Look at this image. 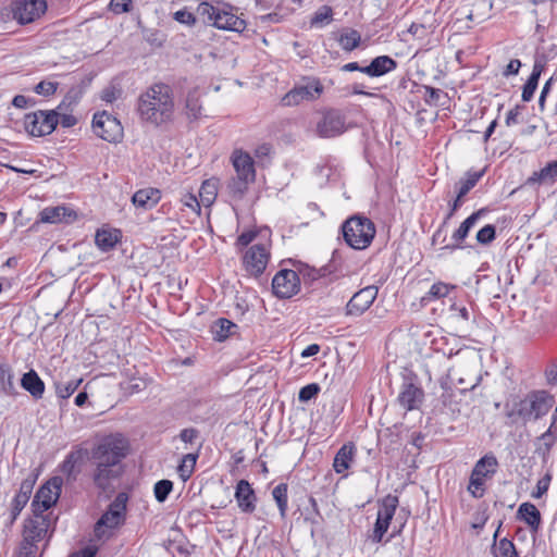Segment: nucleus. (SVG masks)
I'll list each match as a JSON object with an SVG mask.
<instances>
[{
  "instance_id": "1",
  "label": "nucleus",
  "mask_w": 557,
  "mask_h": 557,
  "mask_svg": "<svg viewBox=\"0 0 557 557\" xmlns=\"http://www.w3.org/2000/svg\"><path fill=\"white\" fill-rule=\"evenodd\" d=\"M173 111L174 100L169 85L154 84L139 97L138 113L147 123L161 125L171 119Z\"/></svg>"
},
{
  "instance_id": "2",
  "label": "nucleus",
  "mask_w": 557,
  "mask_h": 557,
  "mask_svg": "<svg viewBox=\"0 0 557 557\" xmlns=\"http://www.w3.org/2000/svg\"><path fill=\"white\" fill-rule=\"evenodd\" d=\"M555 398L545 391H534L523 398H512L506 406V416L512 422L527 423L543 418L552 409Z\"/></svg>"
},
{
  "instance_id": "3",
  "label": "nucleus",
  "mask_w": 557,
  "mask_h": 557,
  "mask_svg": "<svg viewBox=\"0 0 557 557\" xmlns=\"http://www.w3.org/2000/svg\"><path fill=\"white\" fill-rule=\"evenodd\" d=\"M197 14L202 21L215 28L240 33L246 22L238 16L237 9L228 3L203 1L197 7Z\"/></svg>"
},
{
  "instance_id": "4",
  "label": "nucleus",
  "mask_w": 557,
  "mask_h": 557,
  "mask_svg": "<svg viewBox=\"0 0 557 557\" xmlns=\"http://www.w3.org/2000/svg\"><path fill=\"white\" fill-rule=\"evenodd\" d=\"M231 161L236 177L228 183L227 188L233 196L242 197L247 191L249 184L255 181V163L251 156L242 149L233 151Z\"/></svg>"
},
{
  "instance_id": "5",
  "label": "nucleus",
  "mask_w": 557,
  "mask_h": 557,
  "mask_svg": "<svg viewBox=\"0 0 557 557\" xmlns=\"http://www.w3.org/2000/svg\"><path fill=\"white\" fill-rule=\"evenodd\" d=\"M342 228L347 245L357 250L369 247L376 232L374 223L360 215H354L346 220Z\"/></svg>"
},
{
  "instance_id": "6",
  "label": "nucleus",
  "mask_w": 557,
  "mask_h": 557,
  "mask_svg": "<svg viewBox=\"0 0 557 557\" xmlns=\"http://www.w3.org/2000/svg\"><path fill=\"white\" fill-rule=\"evenodd\" d=\"M125 512V503L117 497L95 524V537L99 541L110 539L114 530L124 523Z\"/></svg>"
},
{
  "instance_id": "7",
  "label": "nucleus",
  "mask_w": 557,
  "mask_h": 557,
  "mask_svg": "<svg viewBox=\"0 0 557 557\" xmlns=\"http://www.w3.org/2000/svg\"><path fill=\"white\" fill-rule=\"evenodd\" d=\"M127 442L119 435H109L101 440L94 449L92 456L98 462L119 467L121 460L126 456Z\"/></svg>"
},
{
  "instance_id": "8",
  "label": "nucleus",
  "mask_w": 557,
  "mask_h": 557,
  "mask_svg": "<svg viewBox=\"0 0 557 557\" xmlns=\"http://www.w3.org/2000/svg\"><path fill=\"white\" fill-rule=\"evenodd\" d=\"M498 462L493 454H486L474 465L468 492L475 498L482 497L486 479L491 478L497 470Z\"/></svg>"
},
{
  "instance_id": "9",
  "label": "nucleus",
  "mask_w": 557,
  "mask_h": 557,
  "mask_svg": "<svg viewBox=\"0 0 557 557\" xmlns=\"http://www.w3.org/2000/svg\"><path fill=\"white\" fill-rule=\"evenodd\" d=\"M58 125V116L51 110H37L25 114L23 126L25 132L33 137H41L51 134Z\"/></svg>"
},
{
  "instance_id": "10",
  "label": "nucleus",
  "mask_w": 557,
  "mask_h": 557,
  "mask_svg": "<svg viewBox=\"0 0 557 557\" xmlns=\"http://www.w3.org/2000/svg\"><path fill=\"white\" fill-rule=\"evenodd\" d=\"M348 127L346 116L339 110L330 109L320 113L314 133L321 138H333L344 134Z\"/></svg>"
},
{
  "instance_id": "11",
  "label": "nucleus",
  "mask_w": 557,
  "mask_h": 557,
  "mask_svg": "<svg viewBox=\"0 0 557 557\" xmlns=\"http://www.w3.org/2000/svg\"><path fill=\"white\" fill-rule=\"evenodd\" d=\"M12 18L26 25L40 18L47 11L46 0H13L9 5Z\"/></svg>"
},
{
  "instance_id": "12",
  "label": "nucleus",
  "mask_w": 557,
  "mask_h": 557,
  "mask_svg": "<svg viewBox=\"0 0 557 557\" xmlns=\"http://www.w3.org/2000/svg\"><path fill=\"white\" fill-rule=\"evenodd\" d=\"M399 505L396 495L388 494L379 500L376 521L374 523L372 539L374 542H381L384 534L387 532L392 519L395 516L396 509Z\"/></svg>"
},
{
  "instance_id": "13",
  "label": "nucleus",
  "mask_w": 557,
  "mask_h": 557,
  "mask_svg": "<svg viewBox=\"0 0 557 557\" xmlns=\"http://www.w3.org/2000/svg\"><path fill=\"white\" fill-rule=\"evenodd\" d=\"M92 129L98 137L109 143H117L123 137V127L120 121L106 111L94 115Z\"/></svg>"
},
{
  "instance_id": "14",
  "label": "nucleus",
  "mask_w": 557,
  "mask_h": 557,
  "mask_svg": "<svg viewBox=\"0 0 557 557\" xmlns=\"http://www.w3.org/2000/svg\"><path fill=\"white\" fill-rule=\"evenodd\" d=\"M270 260V245L258 243L250 246L243 256V265L247 273L253 276L261 275Z\"/></svg>"
},
{
  "instance_id": "15",
  "label": "nucleus",
  "mask_w": 557,
  "mask_h": 557,
  "mask_svg": "<svg viewBox=\"0 0 557 557\" xmlns=\"http://www.w3.org/2000/svg\"><path fill=\"white\" fill-rule=\"evenodd\" d=\"M273 293L280 298H289L300 289V280L296 271L280 270L272 280Z\"/></svg>"
},
{
  "instance_id": "16",
  "label": "nucleus",
  "mask_w": 557,
  "mask_h": 557,
  "mask_svg": "<svg viewBox=\"0 0 557 557\" xmlns=\"http://www.w3.org/2000/svg\"><path fill=\"white\" fill-rule=\"evenodd\" d=\"M62 480L58 476L45 483L36 493L33 500L34 510L44 512L51 508L60 497Z\"/></svg>"
},
{
  "instance_id": "17",
  "label": "nucleus",
  "mask_w": 557,
  "mask_h": 557,
  "mask_svg": "<svg viewBox=\"0 0 557 557\" xmlns=\"http://www.w3.org/2000/svg\"><path fill=\"white\" fill-rule=\"evenodd\" d=\"M377 297L375 286H367L355 293L345 307V314L348 317L362 315Z\"/></svg>"
},
{
  "instance_id": "18",
  "label": "nucleus",
  "mask_w": 557,
  "mask_h": 557,
  "mask_svg": "<svg viewBox=\"0 0 557 557\" xmlns=\"http://www.w3.org/2000/svg\"><path fill=\"white\" fill-rule=\"evenodd\" d=\"M323 91L319 81H311L305 86H296L289 90L283 98L282 103L287 107L297 106L302 101L317 99Z\"/></svg>"
},
{
  "instance_id": "19",
  "label": "nucleus",
  "mask_w": 557,
  "mask_h": 557,
  "mask_svg": "<svg viewBox=\"0 0 557 557\" xmlns=\"http://www.w3.org/2000/svg\"><path fill=\"white\" fill-rule=\"evenodd\" d=\"M39 216L42 223H72L77 219V213L71 207L62 205L42 209Z\"/></svg>"
},
{
  "instance_id": "20",
  "label": "nucleus",
  "mask_w": 557,
  "mask_h": 557,
  "mask_svg": "<svg viewBox=\"0 0 557 557\" xmlns=\"http://www.w3.org/2000/svg\"><path fill=\"white\" fill-rule=\"evenodd\" d=\"M424 398L422 388L413 383L406 382L401 385L398 403L407 411L416 410L420 407Z\"/></svg>"
},
{
  "instance_id": "21",
  "label": "nucleus",
  "mask_w": 557,
  "mask_h": 557,
  "mask_svg": "<svg viewBox=\"0 0 557 557\" xmlns=\"http://www.w3.org/2000/svg\"><path fill=\"white\" fill-rule=\"evenodd\" d=\"M235 498L242 511L252 512L256 509V495L248 481L240 480L237 483Z\"/></svg>"
},
{
  "instance_id": "22",
  "label": "nucleus",
  "mask_w": 557,
  "mask_h": 557,
  "mask_svg": "<svg viewBox=\"0 0 557 557\" xmlns=\"http://www.w3.org/2000/svg\"><path fill=\"white\" fill-rule=\"evenodd\" d=\"M356 446L352 443L344 444L336 453L333 461V469L338 474H345L352 465L356 457Z\"/></svg>"
},
{
  "instance_id": "23",
  "label": "nucleus",
  "mask_w": 557,
  "mask_h": 557,
  "mask_svg": "<svg viewBox=\"0 0 557 557\" xmlns=\"http://www.w3.org/2000/svg\"><path fill=\"white\" fill-rule=\"evenodd\" d=\"M397 67V63L388 55H380L374 58L371 63L361 69V72L370 77H379L385 75Z\"/></svg>"
},
{
  "instance_id": "24",
  "label": "nucleus",
  "mask_w": 557,
  "mask_h": 557,
  "mask_svg": "<svg viewBox=\"0 0 557 557\" xmlns=\"http://www.w3.org/2000/svg\"><path fill=\"white\" fill-rule=\"evenodd\" d=\"M120 475V467L109 466L108 463L98 462L97 469L94 474L95 484L101 488L107 490L111 481Z\"/></svg>"
},
{
  "instance_id": "25",
  "label": "nucleus",
  "mask_w": 557,
  "mask_h": 557,
  "mask_svg": "<svg viewBox=\"0 0 557 557\" xmlns=\"http://www.w3.org/2000/svg\"><path fill=\"white\" fill-rule=\"evenodd\" d=\"M517 518L525 522L535 533L541 527V512L532 503H522L518 508Z\"/></svg>"
},
{
  "instance_id": "26",
  "label": "nucleus",
  "mask_w": 557,
  "mask_h": 557,
  "mask_svg": "<svg viewBox=\"0 0 557 557\" xmlns=\"http://www.w3.org/2000/svg\"><path fill=\"white\" fill-rule=\"evenodd\" d=\"M160 199V190L151 187L139 189L132 197L134 206L143 210L153 208Z\"/></svg>"
},
{
  "instance_id": "27",
  "label": "nucleus",
  "mask_w": 557,
  "mask_h": 557,
  "mask_svg": "<svg viewBox=\"0 0 557 557\" xmlns=\"http://www.w3.org/2000/svg\"><path fill=\"white\" fill-rule=\"evenodd\" d=\"M557 180V160L547 163L540 171H535L528 178L529 185L553 184Z\"/></svg>"
},
{
  "instance_id": "28",
  "label": "nucleus",
  "mask_w": 557,
  "mask_h": 557,
  "mask_svg": "<svg viewBox=\"0 0 557 557\" xmlns=\"http://www.w3.org/2000/svg\"><path fill=\"white\" fill-rule=\"evenodd\" d=\"M21 384L35 398H40L45 392L44 382L33 370L23 375Z\"/></svg>"
},
{
  "instance_id": "29",
  "label": "nucleus",
  "mask_w": 557,
  "mask_h": 557,
  "mask_svg": "<svg viewBox=\"0 0 557 557\" xmlns=\"http://www.w3.org/2000/svg\"><path fill=\"white\" fill-rule=\"evenodd\" d=\"M35 484V479H26L21 483L20 490L15 497L13 498V510L15 512H20L25 505L28 503L29 497L33 492V487Z\"/></svg>"
},
{
  "instance_id": "30",
  "label": "nucleus",
  "mask_w": 557,
  "mask_h": 557,
  "mask_svg": "<svg viewBox=\"0 0 557 557\" xmlns=\"http://www.w3.org/2000/svg\"><path fill=\"white\" fill-rule=\"evenodd\" d=\"M482 210H479L474 213H472L470 216H468L460 226L451 235V239L457 243L455 248H462V246L459 245L469 234V232L472 230V227L476 224L479 218L482 214Z\"/></svg>"
},
{
  "instance_id": "31",
  "label": "nucleus",
  "mask_w": 557,
  "mask_h": 557,
  "mask_svg": "<svg viewBox=\"0 0 557 557\" xmlns=\"http://www.w3.org/2000/svg\"><path fill=\"white\" fill-rule=\"evenodd\" d=\"M120 232L117 230H99L96 233L95 242L98 248L103 251L112 249L119 242Z\"/></svg>"
},
{
  "instance_id": "32",
  "label": "nucleus",
  "mask_w": 557,
  "mask_h": 557,
  "mask_svg": "<svg viewBox=\"0 0 557 557\" xmlns=\"http://www.w3.org/2000/svg\"><path fill=\"white\" fill-rule=\"evenodd\" d=\"M219 182L215 178L206 180L199 189V200L202 206L210 207L218 196Z\"/></svg>"
},
{
  "instance_id": "33",
  "label": "nucleus",
  "mask_w": 557,
  "mask_h": 557,
  "mask_svg": "<svg viewBox=\"0 0 557 557\" xmlns=\"http://www.w3.org/2000/svg\"><path fill=\"white\" fill-rule=\"evenodd\" d=\"M557 442V428L556 426H549L546 432H544L539 438H537V447L536 451L543 456H546L552 447Z\"/></svg>"
},
{
  "instance_id": "34",
  "label": "nucleus",
  "mask_w": 557,
  "mask_h": 557,
  "mask_svg": "<svg viewBox=\"0 0 557 557\" xmlns=\"http://www.w3.org/2000/svg\"><path fill=\"white\" fill-rule=\"evenodd\" d=\"M541 73H542V66L539 64H535L533 66L530 77L528 78V81L524 84L523 89H522V100L523 101L528 102L533 98L534 92L537 88Z\"/></svg>"
},
{
  "instance_id": "35",
  "label": "nucleus",
  "mask_w": 557,
  "mask_h": 557,
  "mask_svg": "<svg viewBox=\"0 0 557 557\" xmlns=\"http://www.w3.org/2000/svg\"><path fill=\"white\" fill-rule=\"evenodd\" d=\"M492 552L494 557H518L513 543L506 537L495 542Z\"/></svg>"
},
{
  "instance_id": "36",
  "label": "nucleus",
  "mask_w": 557,
  "mask_h": 557,
  "mask_svg": "<svg viewBox=\"0 0 557 557\" xmlns=\"http://www.w3.org/2000/svg\"><path fill=\"white\" fill-rule=\"evenodd\" d=\"M453 288H455V286L443 282H436L431 286L430 290L425 294V296L422 297L421 300L426 302L443 298L447 296Z\"/></svg>"
},
{
  "instance_id": "37",
  "label": "nucleus",
  "mask_w": 557,
  "mask_h": 557,
  "mask_svg": "<svg viewBox=\"0 0 557 557\" xmlns=\"http://www.w3.org/2000/svg\"><path fill=\"white\" fill-rule=\"evenodd\" d=\"M197 461V456L194 454H187L182 458V461L177 468V472L182 481L186 482L193 474Z\"/></svg>"
},
{
  "instance_id": "38",
  "label": "nucleus",
  "mask_w": 557,
  "mask_h": 557,
  "mask_svg": "<svg viewBox=\"0 0 557 557\" xmlns=\"http://www.w3.org/2000/svg\"><path fill=\"white\" fill-rule=\"evenodd\" d=\"M0 393L5 395L15 394L13 374L10 368L3 364L0 366Z\"/></svg>"
},
{
  "instance_id": "39",
  "label": "nucleus",
  "mask_w": 557,
  "mask_h": 557,
  "mask_svg": "<svg viewBox=\"0 0 557 557\" xmlns=\"http://www.w3.org/2000/svg\"><path fill=\"white\" fill-rule=\"evenodd\" d=\"M361 41L360 34L355 29H347L339 37V45L346 51L356 49Z\"/></svg>"
},
{
  "instance_id": "40",
  "label": "nucleus",
  "mask_w": 557,
  "mask_h": 557,
  "mask_svg": "<svg viewBox=\"0 0 557 557\" xmlns=\"http://www.w3.org/2000/svg\"><path fill=\"white\" fill-rule=\"evenodd\" d=\"M185 108L190 117L197 119L201 113L200 95L197 89L187 94Z\"/></svg>"
},
{
  "instance_id": "41",
  "label": "nucleus",
  "mask_w": 557,
  "mask_h": 557,
  "mask_svg": "<svg viewBox=\"0 0 557 557\" xmlns=\"http://www.w3.org/2000/svg\"><path fill=\"white\" fill-rule=\"evenodd\" d=\"M29 530L26 532V537L21 543L16 557H36L37 546L36 536L29 534Z\"/></svg>"
},
{
  "instance_id": "42",
  "label": "nucleus",
  "mask_w": 557,
  "mask_h": 557,
  "mask_svg": "<svg viewBox=\"0 0 557 557\" xmlns=\"http://www.w3.org/2000/svg\"><path fill=\"white\" fill-rule=\"evenodd\" d=\"M481 173H468L467 176L459 181L457 196L463 198L479 182Z\"/></svg>"
},
{
  "instance_id": "43",
  "label": "nucleus",
  "mask_w": 557,
  "mask_h": 557,
  "mask_svg": "<svg viewBox=\"0 0 557 557\" xmlns=\"http://www.w3.org/2000/svg\"><path fill=\"white\" fill-rule=\"evenodd\" d=\"M272 495L277 504L281 516L285 517L287 510V485L283 483L276 485L272 491Z\"/></svg>"
},
{
  "instance_id": "44",
  "label": "nucleus",
  "mask_w": 557,
  "mask_h": 557,
  "mask_svg": "<svg viewBox=\"0 0 557 557\" xmlns=\"http://www.w3.org/2000/svg\"><path fill=\"white\" fill-rule=\"evenodd\" d=\"M82 381V379H76L64 383H58L55 386L57 395L63 399L69 398L78 388Z\"/></svg>"
},
{
  "instance_id": "45",
  "label": "nucleus",
  "mask_w": 557,
  "mask_h": 557,
  "mask_svg": "<svg viewBox=\"0 0 557 557\" xmlns=\"http://www.w3.org/2000/svg\"><path fill=\"white\" fill-rule=\"evenodd\" d=\"M173 490V483L170 480H160L154 484L153 493L159 503H163Z\"/></svg>"
},
{
  "instance_id": "46",
  "label": "nucleus",
  "mask_w": 557,
  "mask_h": 557,
  "mask_svg": "<svg viewBox=\"0 0 557 557\" xmlns=\"http://www.w3.org/2000/svg\"><path fill=\"white\" fill-rule=\"evenodd\" d=\"M53 111L58 116V124L60 123L62 127L69 128L77 123V119L73 114L64 111V102H61Z\"/></svg>"
},
{
  "instance_id": "47",
  "label": "nucleus",
  "mask_w": 557,
  "mask_h": 557,
  "mask_svg": "<svg viewBox=\"0 0 557 557\" xmlns=\"http://www.w3.org/2000/svg\"><path fill=\"white\" fill-rule=\"evenodd\" d=\"M181 203L184 208L189 209L191 212L196 213L197 215L200 214L201 202L194 194H191V193L183 194L181 197Z\"/></svg>"
},
{
  "instance_id": "48",
  "label": "nucleus",
  "mask_w": 557,
  "mask_h": 557,
  "mask_svg": "<svg viewBox=\"0 0 557 557\" xmlns=\"http://www.w3.org/2000/svg\"><path fill=\"white\" fill-rule=\"evenodd\" d=\"M59 84L51 81H41L35 87L34 91L44 97H49L55 94Z\"/></svg>"
},
{
  "instance_id": "49",
  "label": "nucleus",
  "mask_w": 557,
  "mask_h": 557,
  "mask_svg": "<svg viewBox=\"0 0 557 557\" xmlns=\"http://www.w3.org/2000/svg\"><path fill=\"white\" fill-rule=\"evenodd\" d=\"M332 20V9L330 7L320 8L311 20V24L314 26H322L330 23Z\"/></svg>"
},
{
  "instance_id": "50",
  "label": "nucleus",
  "mask_w": 557,
  "mask_h": 557,
  "mask_svg": "<svg viewBox=\"0 0 557 557\" xmlns=\"http://www.w3.org/2000/svg\"><path fill=\"white\" fill-rule=\"evenodd\" d=\"M495 239V226L492 224H487L483 226L476 233V240L482 245H487Z\"/></svg>"
},
{
  "instance_id": "51",
  "label": "nucleus",
  "mask_w": 557,
  "mask_h": 557,
  "mask_svg": "<svg viewBox=\"0 0 557 557\" xmlns=\"http://www.w3.org/2000/svg\"><path fill=\"white\" fill-rule=\"evenodd\" d=\"M235 326L231 321L226 319H220L216 322L214 330V338L218 341H223L227 337L230 330Z\"/></svg>"
},
{
  "instance_id": "52",
  "label": "nucleus",
  "mask_w": 557,
  "mask_h": 557,
  "mask_svg": "<svg viewBox=\"0 0 557 557\" xmlns=\"http://www.w3.org/2000/svg\"><path fill=\"white\" fill-rule=\"evenodd\" d=\"M320 392V386L315 383L304 386L298 394V399L301 403H307L314 398Z\"/></svg>"
},
{
  "instance_id": "53",
  "label": "nucleus",
  "mask_w": 557,
  "mask_h": 557,
  "mask_svg": "<svg viewBox=\"0 0 557 557\" xmlns=\"http://www.w3.org/2000/svg\"><path fill=\"white\" fill-rule=\"evenodd\" d=\"M552 481V475L546 473L543 478H541L537 483L535 490L532 492L531 496L533 498H541L544 494L547 493Z\"/></svg>"
},
{
  "instance_id": "54",
  "label": "nucleus",
  "mask_w": 557,
  "mask_h": 557,
  "mask_svg": "<svg viewBox=\"0 0 557 557\" xmlns=\"http://www.w3.org/2000/svg\"><path fill=\"white\" fill-rule=\"evenodd\" d=\"M446 94L433 87H425V102L429 104H438L442 97H445Z\"/></svg>"
},
{
  "instance_id": "55",
  "label": "nucleus",
  "mask_w": 557,
  "mask_h": 557,
  "mask_svg": "<svg viewBox=\"0 0 557 557\" xmlns=\"http://www.w3.org/2000/svg\"><path fill=\"white\" fill-rule=\"evenodd\" d=\"M260 232L259 231H256V230H248L246 232H243L238 238H237V242H236V245L238 247H245V246H248L250 243H252L255 240V238L257 237V235L259 234Z\"/></svg>"
},
{
  "instance_id": "56",
  "label": "nucleus",
  "mask_w": 557,
  "mask_h": 557,
  "mask_svg": "<svg viewBox=\"0 0 557 557\" xmlns=\"http://www.w3.org/2000/svg\"><path fill=\"white\" fill-rule=\"evenodd\" d=\"M174 20L181 24L194 25L196 23L195 15L187 10H180L174 13Z\"/></svg>"
},
{
  "instance_id": "57",
  "label": "nucleus",
  "mask_w": 557,
  "mask_h": 557,
  "mask_svg": "<svg viewBox=\"0 0 557 557\" xmlns=\"http://www.w3.org/2000/svg\"><path fill=\"white\" fill-rule=\"evenodd\" d=\"M121 95V91L114 86L104 88L101 92V99L108 103L115 101Z\"/></svg>"
},
{
  "instance_id": "58",
  "label": "nucleus",
  "mask_w": 557,
  "mask_h": 557,
  "mask_svg": "<svg viewBox=\"0 0 557 557\" xmlns=\"http://www.w3.org/2000/svg\"><path fill=\"white\" fill-rule=\"evenodd\" d=\"M131 0H111L110 8L114 13L121 14L129 11Z\"/></svg>"
},
{
  "instance_id": "59",
  "label": "nucleus",
  "mask_w": 557,
  "mask_h": 557,
  "mask_svg": "<svg viewBox=\"0 0 557 557\" xmlns=\"http://www.w3.org/2000/svg\"><path fill=\"white\" fill-rule=\"evenodd\" d=\"M520 115H521V108L515 107L513 109L509 110V112L506 115L505 123L507 126H513L520 123Z\"/></svg>"
},
{
  "instance_id": "60",
  "label": "nucleus",
  "mask_w": 557,
  "mask_h": 557,
  "mask_svg": "<svg viewBox=\"0 0 557 557\" xmlns=\"http://www.w3.org/2000/svg\"><path fill=\"white\" fill-rule=\"evenodd\" d=\"M29 530V534L36 536V542L41 537L42 532L45 531L40 523L36 521H30L26 527L24 531V539L26 537V532Z\"/></svg>"
},
{
  "instance_id": "61",
  "label": "nucleus",
  "mask_w": 557,
  "mask_h": 557,
  "mask_svg": "<svg viewBox=\"0 0 557 557\" xmlns=\"http://www.w3.org/2000/svg\"><path fill=\"white\" fill-rule=\"evenodd\" d=\"M520 67H521V61L518 59H512L509 61V63L505 67L503 74L506 77H508L510 75H517L519 73Z\"/></svg>"
},
{
  "instance_id": "62",
  "label": "nucleus",
  "mask_w": 557,
  "mask_h": 557,
  "mask_svg": "<svg viewBox=\"0 0 557 557\" xmlns=\"http://www.w3.org/2000/svg\"><path fill=\"white\" fill-rule=\"evenodd\" d=\"M76 463V458L74 455H70L62 463V471L67 475H71Z\"/></svg>"
},
{
  "instance_id": "63",
  "label": "nucleus",
  "mask_w": 557,
  "mask_h": 557,
  "mask_svg": "<svg viewBox=\"0 0 557 557\" xmlns=\"http://www.w3.org/2000/svg\"><path fill=\"white\" fill-rule=\"evenodd\" d=\"M29 101L30 100L27 97L23 95H16L12 100V104L18 109H25L28 107Z\"/></svg>"
},
{
  "instance_id": "64",
  "label": "nucleus",
  "mask_w": 557,
  "mask_h": 557,
  "mask_svg": "<svg viewBox=\"0 0 557 557\" xmlns=\"http://www.w3.org/2000/svg\"><path fill=\"white\" fill-rule=\"evenodd\" d=\"M197 435V432L194 429H184L182 430L180 437L185 443H191Z\"/></svg>"
}]
</instances>
